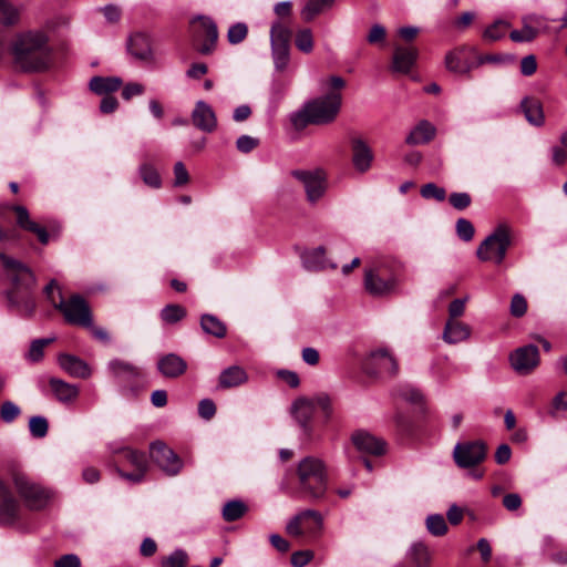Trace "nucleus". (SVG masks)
<instances>
[{
	"instance_id": "obj_1",
	"label": "nucleus",
	"mask_w": 567,
	"mask_h": 567,
	"mask_svg": "<svg viewBox=\"0 0 567 567\" xmlns=\"http://www.w3.org/2000/svg\"><path fill=\"white\" fill-rule=\"evenodd\" d=\"M0 270L3 279L10 284L6 290L9 307L21 316H31L35 309L33 290L37 285L31 267L8 250H0Z\"/></svg>"
},
{
	"instance_id": "obj_2",
	"label": "nucleus",
	"mask_w": 567,
	"mask_h": 567,
	"mask_svg": "<svg viewBox=\"0 0 567 567\" xmlns=\"http://www.w3.org/2000/svg\"><path fill=\"white\" fill-rule=\"evenodd\" d=\"M346 81L339 75H331L321 82V89L326 93L315 97L290 117L297 130H302L309 124L328 125L336 121L342 106V93Z\"/></svg>"
},
{
	"instance_id": "obj_3",
	"label": "nucleus",
	"mask_w": 567,
	"mask_h": 567,
	"mask_svg": "<svg viewBox=\"0 0 567 567\" xmlns=\"http://www.w3.org/2000/svg\"><path fill=\"white\" fill-rule=\"evenodd\" d=\"M14 65L23 72H42L52 62L49 37L40 30L19 32L10 44Z\"/></svg>"
},
{
	"instance_id": "obj_4",
	"label": "nucleus",
	"mask_w": 567,
	"mask_h": 567,
	"mask_svg": "<svg viewBox=\"0 0 567 567\" xmlns=\"http://www.w3.org/2000/svg\"><path fill=\"white\" fill-rule=\"evenodd\" d=\"M298 493L310 501L322 499L328 488V472L322 460L315 456L302 458L297 468Z\"/></svg>"
},
{
	"instance_id": "obj_5",
	"label": "nucleus",
	"mask_w": 567,
	"mask_h": 567,
	"mask_svg": "<svg viewBox=\"0 0 567 567\" xmlns=\"http://www.w3.org/2000/svg\"><path fill=\"white\" fill-rule=\"evenodd\" d=\"M10 209L16 214L17 225L29 233H32L37 236L39 243L41 245H48L51 238H54L59 235V229L56 227L51 228L49 231L45 227L41 226L37 221L30 218V214L24 206L21 205H12V206H0V243H8L16 238L17 233L14 229L4 228L3 224L6 220V212Z\"/></svg>"
},
{
	"instance_id": "obj_6",
	"label": "nucleus",
	"mask_w": 567,
	"mask_h": 567,
	"mask_svg": "<svg viewBox=\"0 0 567 567\" xmlns=\"http://www.w3.org/2000/svg\"><path fill=\"white\" fill-rule=\"evenodd\" d=\"M107 370L125 396H136L144 386V373L133 363L113 359L107 363Z\"/></svg>"
},
{
	"instance_id": "obj_7",
	"label": "nucleus",
	"mask_w": 567,
	"mask_h": 567,
	"mask_svg": "<svg viewBox=\"0 0 567 567\" xmlns=\"http://www.w3.org/2000/svg\"><path fill=\"white\" fill-rule=\"evenodd\" d=\"M54 308L62 312L65 321L73 326L90 328L93 324V317L86 300L80 295H73L64 300L59 291V301Z\"/></svg>"
},
{
	"instance_id": "obj_8",
	"label": "nucleus",
	"mask_w": 567,
	"mask_h": 567,
	"mask_svg": "<svg viewBox=\"0 0 567 567\" xmlns=\"http://www.w3.org/2000/svg\"><path fill=\"white\" fill-rule=\"evenodd\" d=\"M12 481L19 496L29 509L40 511L47 506L51 497L49 489L31 481L22 473H14Z\"/></svg>"
},
{
	"instance_id": "obj_9",
	"label": "nucleus",
	"mask_w": 567,
	"mask_h": 567,
	"mask_svg": "<svg viewBox=\"0 0 567 567\" xmlns=\"http://www.w3.org/2000/svg\"><path fill=\"white\" fill-rule=\"evenodd\" d=\"M487 447L483 441L460 442L454 446L453 458L461 468H470L482 463L486 457Z\"/></svg>"
},
{
	"instance_id": "obj_10",
	"label": "nucleus",
	"mask_w": 567,
	"mask_h": 567,
	"mask_svg": "<svg viewBox=\"0 0 567 567\" xmlns=\"http://www.w3.org/2000/svg\"><path fill=\"white\" fill-rule=\"evenodd\" d=\"M150 456L161 471L168 476L179 474L184 466L183 460L162 441H155L151 444Z\"/></svg>"
},
{
	"instance_id": "obj_11",
	"label": "nucleus",
	"mask_w": 567,
	"mask_h": 567,
	"mask_svg": "<svg viewBox=\"0 0 567 567\" xmlns=\"http://www.w3.org/2000/svg\"><path fill=\"white\" fill-rule=\"evenodd\" d=\"M395 277L382 267L365 270L364 288L373 297H384L395 290Z\"/></svg>"
},
{
	"instance_id": "obj_12",
	"label": "nucleus",
	"mask_w": 567,
	"mask_h": 567,
	"mask_svg": "<svg viewBox=\"0 0 567 567\" xmlns=\"http://www.w3.org/2000/svg\"><path fill=\"white\" fill-rule=\"evenodd\" d=\"M322 524L323 519L318 511L305 509L288 522L286 530L296 537L305 534L317 535L321 530Z\"/></svg>"
},
{
	"instance_id": "obj_13",
	"label": "nucleus",
	"mask_w": 567,
	"mask_h": 567,
	"mask_svg": "<svg viewBox=\"0 0 567 567\" xmlns=\"http://www.w3.org/2000/svg\"><path fill=\"white\" fill-rule=\"evenodd\" d=\"M116 453H120L121 456L130 464L132 465L135 471L132 473L124 472L120 467H116L117 474L132 483H141L148 468V462L146 454L142 451L134 450L131 447H123L118 450Z\"/></svg>"
},
{
	"instance_id": "obj_14",
	"label": "nucleus",
	"mask_w": 567,
	"mask_h": 567,
	"mask_svg": "<svg viewBox=\"0 0 567 567\" xmlns=\"http://www.w3.org/2000/svg\"><path fill=\"white\" fill-rule=\"evenodd\" d=\"M364 369L371 375L386 374L395 377L399 372V364L386 349H379L371 352L367 358Z\"/></svg>"
},
{
	"instance_id": "obj_15",
	"label": "nucleus",
	"mask_w": 567,
	"mask_h": 567,
	"mask_svg": "<svg viewBox=\"0 0 567 567\" xmlns=\"http://www.w3.org/2000/svg\"><path fill=\"white\" fill-rule=\"evenodd\" d=\"M291 175L303 184L307 199L311 204L317 203L323 196L326 182L320 171L295 169Z\"/></svg>"
},
{
	"instance_id": "obj_16",
	"label": "nucleus",
	"mask_w": 567,
	"mask_h": 567,
	"mask_svg": "<svg viewBox=\"0 0 567 567\" xmlns=\"http://www.w3.org/2000/svg\"><path fill=\"white\" fill-rule=\"evenodd\" d=\"M512 368L519 374L530 373L539 363V351L534 344L516 349L509 355Z\"/></svg>"
},
{
	"instance_id": "obj_17",
	"label": "nucleus",
	"mask_w": 567,
	"mask_h": 567,
	"mask_svg": "<svg viewBox=\"0 0 567 567\" xmlns=\"http://www.w3.org/2000/svg\"><path fill=\"white\" fill-rule=\"evenodd\" d=\"M199 22L200 31L197 32L196 38L203 39L197 50L200 54H210L217 44L218 29L215 21L207 16H197L192 20V23Z\"/></svg>"
},
{
	"instance_id": "obj_18",
	"label": "nucleus",
	"mask_w": 567,
	"mask_h": 567,
	"mask_svg": "<svg viewBox=\"0 0 567 567\" xmlns=\"http://www.w3.org/2000/svg\"><path fill=\"white\" fill-rule=\"evenodd\" d=\"M20 504L0 478V524L12 525L19 519Z\"/></svg>"
},
{
	"instance_id": "obj_19",
	"label": "nucleus",
	"mask_w": 567,
	"mask_h": 567,
	"mask_svg": "<svg viewBox=\"0 0 567 567\" xmlns=\"http://www.w3.org/2000/svg\"><path fill=\"white\" fill-rule=\"evenodd\" d=\"M520 244L516 233L507 225L501 224L481 243L478 248H508Z\"/></svg>"
},
{
	"instance_id": "obj_20",
	"label": "nucleus",
	"mask_w": 567,
	"mask_h": 567,
	"mask_svg": "<svg viewBox=\"0 0 567 567\" xmlns=\"http://www.w3.org/2000/svg\"><path fill=\"white\" fill-rule=\"evenodd\" d=\"M350 142L353 167L359 173L368 172L371 168L374 158L371 147L359 136L351 137Z\"/></svg>"
},
{
	"instance_id": "obj_21",
	"label": "nucleus",
	"mask_w": 567,
	"mask_h": 567,
	"mask_svg": "<svg viewBox=\"0 0 567 567\" xmlns=\"http://www.w3.org/2000/svg\"><path fill=\"white\" fill-rule=\"evenodd\" d=\"M192 122L200 131L212 133L217 128L215 111L204 101H198L192 112Z\"/></svg>"
},
{
	"instance_id": "obj_22",
	"label": "nucleus",
	"mask_w": 567,
	"mask_h": 567,
	"mask_svg": "<svg viewBox=\"0 0 567 567\" xmlns=\"http://www.w3.org/2000/svg\"><path fill=\"white\" fill-rule=\"evenodd\" d=\"M354 446L362 453L380 456L385 453L386 443L372 434L358 431L352 435Z\"/></svg>"
},
{
	"instance_id": "obj_23",
	"label": "nucleus",
	"mask_w": 567,
	"mask_h": 567,
	"mask_svg": "<svg viewBox=\"0 0 567 567\" xmlns=\"http://www.w3.org/2000/svg\"><path fill=\"white\" fill-rule=\"evenodd\" d=\"M158 372L168 379H177L187 370V362L176 353H167L157 361Z\"/></svg>"
},
{
	"instance_id": "obj_24",
	"label": "nucleus",
	"mask_w": 567,
	"mask_h": 567,
	"mask_svg": "<svg viewBox=\"0 0 567 567\" xmlns=\"http://www.w3.org/2000/svg\"><path fill=\"white\" fill-rule=\"evenodd\" d=\"M58 362L60 368L73 378L87 379L91 375L89 364L76 355L61 353Z\"/></svg>"
},
{
	"instance_id": "obj_25",
	"label": "nucleus",
	"mask_w": 567,
	"mask_h": 567,
	"mask_svg": "<svg viewBox=\"0 0 567 567\" xmlns=\"http://www.w3.org/2000/svg\"><path fill=\"white\" fill-rule=\"evenodd\" d=\"M326 252L327 250H302L300 258L305 268L311 271L336 269L338 265Z\"/></svg>"
},
{
	"instance_id": "obj_26",
	"label": "nucleus",
	"mask_w": 567,
	"mask_h": 567,
	"mask_svg": "<svg viewBox=\"0 0 567 567\" xmlns=\"http://www.w3.org/2000/svg\"><path fill=\"white\" fill-rule=\"evenodd\" d=\"M416 58V49L412 47H395L392 60V71L399 73H409Z\"/></svg>"
},
{
	"instance_id": "obj_27",
	"label": "nucleus",
	"mask_w": 567,
	"mask_h": 567,
	"mask_svg": "<svg viewBox=\"0 0 567 567\" xmlns=\"http://www.w3.org/2000/svg\"><path fill=\"white\" fill-rule=\"evenodd\" d=\"M49 385L55 399L64 404L72 403L79 396L80 390L75 384L68 383L58 378H51Z\"/></svg>"
},
{
	"instance_id": "obj_28",
	"label": "nucleus",
	"mask_w": 567,
	"mask_h": 567,
	"mask_svg": "<svg viewBox=\"0 0 567 567\" xmlns=\"http://www.w3.org/2000/svg\"><path fill=\"white\" fill-rule=\"evenodd\" d=\"M247 372L239 365H231L223 370L218 378L219 389H231L246 383Z\"/></svg>"
},
{
	"instance_id": "obj_29",
	"label": "nucleus",
	"mask_w": 567,
	"mask_h": 567,
	"mask_svg": "<svg viewBox=\"0 0 567 567\" xmlns=\"http://www.w3.org/2000/svg\"><path fill=\"white\" fill-rule=\"evenodd\" d=\"M315 411V401L308 398L297 399L291 406V413L300 426L306 431H308L309 422L312 419Z\"/></svg>"
},
{
	"instance_id": "obj_30",
	"label": "nucleus",
	"mask_w": 567,
	"mask_h": 567,
	"mask_svg": "<svg viewBox=\"0 0 567 567\" xmlns=\"http://www.w3.org/2000/svg\"><path fill=\"white\" fill-rule=\"evenodd\" d=\"M471 336V328L457 320L449 319L443 331V340L450 344L465 341Z\"/></svg>"
},
{
	"instance_id": "obj_31",
	"label": "nucleus",
	"mask_w": 567,
	"mask_h": 567,
	"mask_svg": "<svg viewBox=\"0 0 567 567\" xmlns=\"http://www.w3.org/2000/svg\"><path fill=\"white\" fill-rule=\"evenodd\" d=\"M520 109L532 125L542 126L545 123V115L539 100L526 96L520 102Z\"/></svg>"
},
{
	"instance_id": "obj_32",
	"label": "nucleus",
	"mask_w": 567,
	"mask_h": 567,
	"mask_svg": "<svg viewBox=\"0 0 567 567\" xmlns=\"http://www.w3.org/2000/svg\"><path fill=\"white\" fill-rule=\"evenodd\" d=\"M127 49L128 52L138 60H152L151 42L145 34L136 33L132 35L128 40Z\"/></svg>"
},
{
	"instance_id": "obj_33",
	"label": "nucleus",
	"mask_w": 567,
	"mask_h": 567,
	"mask_svg": "<svg viewBox=\"0 0 567 567\" xmlns=\"http://www.w3.org/2000/svg\"><path fill=\"white\" fill-rule=\"evenodd\" d=\"M436 128L429 121L423 120L410 132L405 138L409 145L425 144L432 141L435 136Z\"/></svg>"
},
{
	"instance_id": "obj_34",
	"label": "nucleus",
	"mask_w": 567,
	"mask_h": 567,
	"mask_svg": "<svg viewBox=\"0 0 567 567\" xmlns=\"http://www.w3.org/2000/svg\"><path fill=\"white\" fill-rule=\"evenodd\" d=\"M122 84V79L118 76H94L90 80V90L105 96L117 91Z\"/></svg>"
},
{
	"instance_id": "obj_35",
	"label": "nucleus",
	"mask_w": 567,
	"mask_h": 567,
	"mask_svg": "<svg viewBox=\"0 0 567 567\" xmlns=\"http://www.w3.org/2000/svg\"><path fill=\"white\" fill-rule=\"evenodd\" d=\"M292 32L290 21L277 19L270 28V45H290Z\"/></svg>"
},
{
	"instance_id": "obj_36",
	"label": "nucleus",
	"mask_w": 567,
	"mask_h": 567,
	"mask_svg": "<svg viewBox=\"0 0 567 567\" xmlns=\"http://www.w3.org/2000/svg\"><path fill=\"white\" fill-rule=\"evenodd\" d=\"M22 6L14 4L11 0H0V23L12 27L19 23Z\"/></svg>"
},
{
	"instance_id": "obj_37",
	"label": "nucleus",
	"mask_w": 567,
	"mask_h": 567,
	"mask_svg": "<svg viewBox=\"0 0 567 567\" xmlns=\"http://www.w3.org/2000/svg\"><path fill=\"white\" fill-rule=\"evenodd\" d=\"M200 327L205 333L218 339L225 338L227 334L226 324L214 315H203L200 317Z\"/></svg>"
},
{
	"instance_id": "obj_38",
	"label": "nucleus",
	"mask_w": 567,
	"mask_h": 567,
	"mask_svg": "<svg viewBox=\"0 0 567 567\" xmlns=\"http://www.w3.org/2000/svg\"><path fill=\"white\" fill-rule=\"evenodd\" d=\"M465 53V49H458L449 52L445 55V66L449 71L454 73H468L473 64L465 62L463 60V54Z\"/></svg>"
},
{
	"instance_id": "obj_39",
	"label": "nucleus",
	"mask_w": 567,
	"mask_h": 567,
	"mask_svg": "<svg viewBox=\"0 0 567 567\" xmlns=\"http://www.w3.org/2000/svg\"><path fill=\"white\" fill-rule=\"evenodd\" d=\"M247 511L248 507L243 501L234 499L224 505L221 515L224 520L230 523L241 518Z\"/></svg>"
},
{
	"instance_id": "obj_40",
	"label": "nucleus",
	"mask_w": 567,
	"mask_h": 567,
	"mask_svg": "<svg viewBox=\"0 0 567 567\" xmlns=\"http://www.w3.org/2000/svg\"><path fill=\"white\" fill-rule=\"evenodd\" d=\"M398 398L410 402L415 405H423L424 395L423 393L411 384H400L394 391Z\"/></svg>"
},
{
	"instance_id": "obj_41",
	"label": "nucleus",
	"mask_w": 567,
	"mask_h": 567,
	"mask_svg": "<svg viewBox=\"0 0 567 567\" xmlns=\"http://www.w3.org/2000/svg\"><path fill=\"white\" fill-rule=\"evenodd\" d=\"M138 174L144 184L148 187L159 188L162 186V178L154 165L150 163H142L138 166Z\"/></svg>"
},
{
	"instance_id": "obj_42",
	"label": "nucleus",
	"mask_w": 567,
	"mask_h": 567,
	"mask_svg": "<svg viewBox=\"0 0 567 567\" xmlns=\"http://www.w3.org/2000/svg\"><path fill=\"white\" fill-rule=\"evenodd\" d=\"M333 2L334 0H308L301 16L309 22L324 9L332 7Z\"/></svg>"
},
{
	"instance_id": "obj_43",
	"label": "nucleus",
	"mask_w": 567,
	"mask_h": 567,
	"mask_svg": "<svg viewBox=\"0 0 567 567\" xmlns=\"http://www.w3.org/2000/svg\"><path fill=\"white\" fill-rule=\"evenodd\" d=\"M271 56L277 71L286 70L290 60V45H271Z\"/></svg>"
},
{
	"instance_id": "obj_44",
	"label": "nucleus",
	"mask_w": 567,
	"mask_h": 567,
	"mask_svg": "<svg viewBox=\"0 0 567 567\" xmlns=\"http://www.w3.org/2000/svg\"><path fill=\"white\" fill-rule=\"evenodd\" d=\"M186 309L183 306L171 303L161 311V319L169 324L176 323L186 317Z\"/></svg>"
},
{
	"instance_id": "obj_45",
	"label": "nucleus",
	"mask_w": 567,
	"mask_h": 567,
	"mask_svg": "<svg viewBox=\"0 0 567 567\" xmlns=\"http://www.w3.org/2000/svg\"><path fill=\"white\" fill-rule=\"evenodd\" d=\"M511 24L504 20H497L492 25L486 28L483 33V39L488 42L498 41L505 37Z\"/></svg>"
},
{
	"instance_id": "obj_46",
	"label": "nucleus",
	"mask_w": 567,
	"mask_h": 567,
	"mask_svg": "<svg viewBox=\"0 0 567 567\" xmlns=\"http://www.w3.org/2000/svg\"><path fill=\"white\" fill-rule=\"evenodd\" d=\"M188 560V554L184 549L177 548L161 559V567H186Z\"/></svg>"
},
{
	"instance_id": "obj_47",
	"label": "nucleus",
	"mask_w": 567,
	"mask_h": 567,
	"mask_svg": "<svg viewBox=\"0 0 567 567\" xmlns=\"http://www.w3.org/2000/svg\"><path fill=\"white\" fill-rule=\"evenodd\" d=\"M426 528L433 536H443L447 532V525L441 514H432L426 518Z\"/></svg>"
},
{
	"instance_id": "obj_48",
	"label": "nucleus",
	"mask_w": 567,
	"mask_h": 567,
	"mask_svg": "<svg viewBox=\"0 0 567 567\" xmlns=\"http://www.w3.org/2000/svg\"><path fill=\"white\" fill-rule=\"evenodd\" d=\"M522 24L532 29L533 35L535 38L540 33L547 30V20L538 14H527L522 18Z\"/></svg>"
},
{
	"instance_id": "obj_49",
	"label": "nucleus",
	"mask_w": 567,
	"mask_h": 567,
	"mask_svg": "<svg viewBox=\"0 0 567 567\" xmlns=\"http://www.w3.org/2000/svg\"><path fill=\"white\" fill-rule=\"evenodd\" d=\"M295 44L303 53H310L313 50V37L310 29H301L297 32Z\"/></svg>"
},
{
	"instance_id": "obj_50",
	"label": "nucleus",
	"mask_w": 567,
	"mask_h": 567,
	"mask_svg": "<svg viewBox=\"0 0 567 567\" xmlns=\"http://www.w3.org/2000/svg\"><path fill=\"white\" fill-rule=\"evenodd\" d=\"M29 430L33 437L42 439L48 434L49 423L44 416H32L29 421Z\"/></svg>"
},
{
	"instance_id": "obj_51",
	"label": "nucleus",
	"mask_w": 567,
	"mask_h": 567,
	"mask_svg": "<svg viewBox=\"0 0 567 567\" xmlns=\"http://www.w3.org/2000/svg\"><path fill=\"white\" fill-rule=\"evenodd\" d=\"M421 196L425 199H435L437 202H444L446 198V192L443 187L437 186L434 183H427L421 187Z\"/></svg>"
},
{
	"instance_id": "obj_52",
	"label": "nucleus",
	"mask_w": 567,
	"mask_h": 567,
	"mask_svg": "<svg viewBox=\"0 0 567 567\" xmlns=\"http://www.w3.org/2000/svg\"><path fill=\"white\" fill-rule=\"evenodd\" d=\"M53 340V338H44L32 341L28 352V359L32 362L40 361L43 358L44 348Z\"/></svg>"
},
{
	"instance_id": "obj_53",
	"label": "nucleus",
	"mask_w": 567,
	"mask_h": 567,
	"mask_svg": "<svg viewBox=\"0 0 567 567\" xmlns=\"http://www.w3.org/2000/svg\"><path fill=\"white\" fill-rule=\"evenodd\" d=\"M248 34V27L244 22L233 24L227 32V39L230 44L243 42Z\"/></svg>"
},
{
	"instance_id": "obj_54",
	"label": "nucleus",
	"mask_w": 567,
	"mask_h": 567,
	"mask_svg": "<svg viewBox=\"0 0 567 567\" xmlns=\"http://www.w3.org/2000/svg\"><path fill=\"white\" fill-rule=\"evenodd\" d=\"M411 559L419 566L426 565L430 558L427 547L422 543H415L410 549Z\"/></svg>"
},
{
	"instance_id": "obj_55",
	"label": "nucleus",
	"mask_w": 567,
	"mask_h": 567,
	"mask_svg": "<svg viewBox=\"0 0 567 567\" xmlns=\"http://www.w3.org/2000/svg\"><path fill=\"white\" fill-rule=\"evenodd\" d=\"M474 226L473 224L465 218H458L456 221V234L460 239H462L464 243H468L474 237Z\"/></svg>"
},
{
	"instance_id": "obj_56",
	"label": "nucleus",
	"mask_w": 567,
	"mask_h": 567,
	"mask_svg": "<svg viewBox=\"0 0 567 567\" xmlns=\"http://www.w3.org/2000/svg\"><path fill=\"white\" fill-rule=\"evenodd\" d=\"M20 413V408L12 401H6L1 404L0 417L4 423L13 422Z\"/></svg>"
},
{
	"instance_id": "obj_57",
	"label": "nucleus",
	"mask_w": 567,
	"mask_h": 567,
	"mask_svg": "<svg viewBox=\"0 0 567 567\" xmlns=\"http://www.w3.org/2000/svg\"><path fill=\"white\" fill-rule=\"evenodd\" d=\"M526 311H527L526 298L520 293L514 295L511 300V306H509L511 315L515 318H520L526 313Z\"/></svg>"
},
{
	"instance_id": "obj_58",
	"label": "nucleus",
	"mask_w": 567,
	"mask_h": 567,
	"mask_svg": "<svg viewBox=\"0 0 567 567\" xmlns=\"http://www.w3.org/2000/svg\"><path fill=\"white\" fill-rule=\"evenodd\" d=\"M259 145V140L249 135H241L236 141V147L240 153H250Z\"/></svg>"
},
{
	"instance_id": "obj_59",
	"label": "nucleus",
	"mask_w": 567,
	"mask_h": 567,
	"mask_svg": "<svg viewBox=\"0 0 567 567\" xmlns=\"http://www.w3.org/2000/svg\"><path fill=\"white\" fill-rule=\"evenodd\" d=\"M506 250H476L477 258L481 261H492L501 264L505 258Z\"/></svg>"
},
{
	"instance_id": "obj_60",
	"label": "nucleus",
	"mask_w": 567,
	"mask_h": 567,
	"mask_svg": "<svg viewBox=\"0 0 567 567\" xmlns=\"http://www.w3.org/2000/svg\"><path fill=\"white\" fill-rule=\"evenodd\" d=\"M450 204L457 210H463L471 205V196L467 193H452Z\"/></svg>"
},
{
	"instance_id": "obj_61",
	"label": "nucleus",
	"mask_w": 567,
	"mask_h": 567,
	"mask_svg": "<svg viewBox=\"0 0 567 567\" xmlns=\"http://www.w3.org/2000/svg\"><path fill=\"white\" fill-rule=\"evenodd\" d=\"M198 414L204 420H210L216 414V405L210 399H203L198 403Z\"/></svg>"
},
{
	"instance_id": "obj_62",
	"label": "nucleus",
	"mask_w": 567,
	"mask_h": 567,
	"mask_svg": "<svg viewBox=\"0 0 567 567\" xmlns=\"http://www.w3.org/2000/svg\"><path fill=\"white\" fill-rule=\"evenodd\" d=\"M189 182V174L182 162H176L174 165V185L179 187Z\"/></svg>"
},
{
	"instance_id": "obj_63",
	"label": "nucleus",
	"mask_w": 567,
	"mask_h": 567,
	"mask_svg": "<svg viewBox=\"0 0 567 567\" xmlns=\"http://www.w3.org/2000/svg\"><path fill=\"white\" fill-rule=\"evenodd\" d=\"M145 92V86L141 83L130 82L124 85L122 90V97L130 101L134 96L142 95Z\"/></svg>"
},
{
	"instance_id": "obj_64",
	"label": "nucleus",
	"mask_w": 567,
	"mask_h": 567,
	"mask_svg": "<svg viewBox=\"0 0 567 567\" xmlns=\"http://www.w3.org/2000/svg\"><path fill=\"white\" fill-rule=\"evenodd\" d=\"M55 567H81V560L75 554H66L54 561Z\"/></svg>"
}]
</instances>
